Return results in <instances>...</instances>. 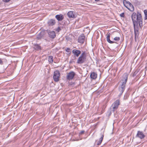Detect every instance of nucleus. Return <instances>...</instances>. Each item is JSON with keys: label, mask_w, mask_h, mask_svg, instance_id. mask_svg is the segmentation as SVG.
Here are the masks:
<instances>
[{"label": "nucleus", "mask_w": 147, "mask_h": 147, "mask_svg": "<svg viewBox=\"0 0 147 147\" xmlns=\"http://www.w3.org/2000/svg\"><path fill=\"white\" fill-rule=\"evenodd\" d=\"M131 18L134 25L135 41L136 42L138 39L139 35V28L138 24L140 28L142 26V19L141 15L139 11H137V14L133 12L131 16Z\"/></svg>", "instance_id": "1"}, {"label": "nucleus", "mask_w": 147, "mask_h": 147, "mask_svg": "<svg viewBox=\"0 0 147 147\" xmlns=\"http://www.w3.org/2000/svg\"><path fill=\"white\" fill-rule=\"evenodd\" d=\"M128 75L127 73H125L123 75L122 78L121 80L122 84L120 86H119V92L120 96L122 94L125 89V85L127 82Z\"/></svg>", "instance_id": "2"}, {"label": "nucleus", "mask_w": 147, "mask_h": 147, "mask_svg": "<svg viewBox=\"0 0 147 147\" xmlns=\"http://www.w3.org/2000/svg\"><path fill=\"white\" fill-rule=\"evenodd\" d=\"M86 52L82 51L77 60V63L78 64H82L86 61Z\"/></svg>", "instance_id": "3"}, {"label": "nucleus", "mask_w": 147, "mask_h": 147, "mask_svg": "<svg viewBox=\"0 0 147 147\" xmlns=\"http://www.w3.org/2000/svg\"><path fill=\"white\" fill-rule=\"evenodd\" d=\"M119 105L120 100H117L113 103L111 107H112V111L113 112L118 109Z\"/></svg>", "instance_id": "4"}, {"label": "nucleus", "mask_w": 147, "mask_h": 147, "mask_svg": "<svg viewBox=\"0 0 147 147\" xmlns=\"http://www.w3.org/2000/svg\"><path fill=\"white\" fill-rule=\"evenodd\" d=\"M60 76V74L59 71L56 70L54 72L53 78L54 81L57 82L59 81V78Z\"/></svg>", "instance_id": "5"}, {"label": "nucleus", "mask_w": 147, "mask_h": 147, "mask_svg": "<svg viewBox=\"0 0 147 147\" xmlns=\"http://www.w3.org/2000/svg\"><path fill=\"white\" fill-rule=\"evenodd\" d=\"M75 75L76 74L74 71H70L67 74L66 78L68 80H71L74 78Z\"/></svg>", "instance_id": "6"}, {"label": "nucleus", "mask_w": 147, "mask_h": 147, "mask_svg": "<svg viewBox=\"0 0 147 147\" xmlns=\"http://www.w3.org/2000/svg\"><path fill=\"white\" fill-rule=\"evenodd\" d=\"M47 33L48 34L49 37L52 38H54L56 36V33L54 31H50L49 30H46Z\"/></svg>", "instance_id": "7"}, {"label": "nucleus", "mask_w": 147, "mask_h": 147, "mask_svg": "<svg viewBox=\"0 0 147 147\" xmlns=\"http://www.w3.org/2000/svg\"><path fill=\"white\" fill-rule=\"evenodd\" d=\"M85 36L83 34L80 35L78 39V42L82 44H83L85 41Z\"/></svg>", "instance_id": "8"}, {"label": "nucleus", "mask_w": 147, "mask_h": 147, "mask_svg": "<svg viewBox=\"0 0 147 147\" xmlns=\"http://www.w3.org/2000/svg\"><path fill=\"white\" fill-rule=\"evenodd\" d=\"M72 53L74 56L78 57L81 54V51L79 50L76 49H73L72 50Z\"/></svg>", "instance_id": "9"}, {"label": "nucleus", "mask_w": 147, "mask_h": 147, "mask_svg": "<svg viewBox=\"0 0 147 147\" xmlns=\"http://www.w3.org/2000/svg\"><path fill=\"white\" fill-rule=\"evenodd\" d=\"M47 24L49 26H52L56 24V21L55 20L50 19L47 22Z\"/></svg>", "instance_id": "10"}, {"label": "nucleus", "mask_w": 147, "mask_h": 147, "mask_svg": "<svg viewBox=\"0 0 147 147\" xmlns=\"http://www.w3.org/2000/svg\"><path fill=\"white\" fill-rule=\"evenodd\" d=\"M145 136L143 133L140 131H138L136 135V137L140 138L141 139H143Z\"/></svg>", "instance_id": "11"}, {"label": "nucleus", "mask_w": 147, "mask_h": 147, "mask_svg": "<svg viewBox=\"0 0 147 147\" xmlns=\"http://www.w3.org/2000/svg\"><path fill=\"white\" fill-rule=\"evenodd\" d=\"M33 46V49L36 51H39L41 50V47L39 44H34Z\"/></svg>", "instance_id": "12"}, {"label": "nucleus", "mask_w": 147, "mask_h": 147, "mask_svg": "<svg viewBox=\"0 0 147 147\" xmlns=\"http://www.w3.org/2000/svg\"><path fill=\"white\" fill-rule=\"evenodd\" d=\"M55 18L59 21H61L64 19V16L62 14L57 15Z\"/></svg>", "instance_id": "13"}, {"label": "nucleus", "mask_w": 147, "mask_h": 147, "mask_svg": "<svg viewBox=\"0 0 147 147\" xmlns=\"http://www.w3.org/2000/svg\"><path fill=\"white\" fill-rule=\"evenodd\" d=\"M67 15L69 17L72 18H75L77 16L76 15L74 14V12L72 11H70L68 12Z\"/></svg>", "instance_id": "14"}, {"label": "nucleus", "mask_w": 147, "mask_h": 147, "mask_svg": "<svg viewBox=\"0 0 147 147\" xmlns=\"http://www.w3.org/2000/svg\"><path fill=\"white\" fill-rule=\"evenodd\" d=\"M97 74L96 73L94 72H92L90 76L91 78L93 80L96 79L97 78Z\"/></svg>", "instance_id": "15"}, {"label": "nucleus", "mask_w": 147, "mask_h": 147, "mask_svg": "<svg viewBox=\"0 0 147 147\" xmlns=\"http://www.w3.org/2000/svg\"><path fill=\"white\" fill-rule=\"evenodd\" d=\"M110 33H109L108 34V35L107 37V42L111 44L117 43L116 42L110 40Z\"/></svg>", "instance_id": "16"}, {"label": "nucleus", "mask_w": 147, "mask_h": 147, "mask_svg": "<svg viewBox=\"0 0 147 147\" xmlns=\"http://www.w3.org/2000/svg\"><path fill=\"white\" fill-rule=\"evenodd\" d=\"M44 35L43 32H40L38 35H37L36 37L37 39L38 40L41 39L43 36Z\"/></svg>", "instance_id": "17"}, {"label": "nucleus", "mask_w": 147, "mask_h": 147, "mask_svg": "<svg viewBox=\"0 0 147 147\" xmlns=\"http://www.w3.org/2000/svg\"><path fill=\"white\" fill-rule=\"evenodd\" d=\"M104 137V135L103 134H101V136L100 138L99 139V140L97 142V145H100L102 141L103 138Z\"/></svg>", "instance_id": "18"}, {"label": "nucleus", "mask_w": 147, "mask_h": 147, "mask_svg": "<svg viewBox=\"0 0 147 147\" xmlns=\"http://www.w3.org/2000/svg\"><path fill=\"white\" fill-rule=\"evenodd\" d=\"M49 62L51 63H52L53 62V57L52 56H49L48 58Z\"/></svg>", "instance_id": "19"}, {"label": "nucleus", "mask_w": 147, "mask_h": 147, "mask_svg": "<svg viewBox=\"0 0 147 147\" xmlns=\"http://www.w3.org/2000/svg\"><path fill=\"white\" fill-rule=\"evenodd\" d=\"M130 6L131 7L130 8H128V9L131 11H133L134 10V7L131 4L130 2H129Z\"/></svg>", "instance_id": "20"}, {"label": "nucleus", "mask_w": 147, "mask_h": 147, "mask_svg": "<svg viewBox=\"0 0 147 147\" xmlns=\"http://www.w3.org/2000/svg\"><path fill=\"white\" fill-rule=\"evenodd\" d=\"M144 13L145 16L144 20H146L147 19V9L145 10L144 11Z\"/></svg>", "instance_id": "21"}, {"label": "nucleus", "mask_w": 147, "mask_h": 147, "mask_svg": "<svg viewBox=\"0 0 147 147\" xmlns=\"http://www.w3.org/2000/svg\"><path fill=\"white\" fill-rule=\"evenodd\" d=\"M139 71L138 70H136L135 72H134L133 76L134 77V76H136V75L139 72Z\"/></svg>", "instance_id": "22"}, {"label": "nucleus", "mask_w": 147, "mask_h": 147, "mask_svg": "<svg viewBox=\"0 0 147 147\" xmlns=\"http://www.w3.org/2000/svg\"><path fill=\"white\" fill-rule=\"evenodd\" d=\"M114 40L116 41H119L120 40V38L118 37H116L114 38Z\"/></svg>", "instance_id": "23"}, {"label": "nucleus", "mask_w": 147, "mask_h": 147, "mask_svg": "<svg viewBox=\"0 0 147 147\" xmlns=\"http://www.w3.org/2000/svg\"><path fill=\"white\" fill-rule=\"evenodd\" d=\"M55 30L56 32H59L61 30V29L60 27H59L57 28Z\"/></svg>", "instance_id": "24"}, {"label": "nucleus", "mask_w": 147, "mask_h": 147, "mask_svg": "<svg viewBox=\"0 0 147 147\" xmlns=\"http://www.w3.org/2000/svg\"><path fill=\"white\" fill-rule=\"evenodd\" d=\"M120 16L121 17H125L124 13L123 12L120 14Z\"/></svg>", "instance_id": "25"}, {"label": "nucleus", "mask_w": 147, "mask_h": 147, "mask_svg": "<svg viewBox=\"0 0 147 147\" xmlns=\"http://www.w3.org/2000/svg\"><path fill=\"white\" fill-rule=\"evenodd\" d=\"M85 132V131L84 130L81 131L79 133V134L81 135L84 134Z\"/></svg>", "instance_id": "26"}, {"label": "nucleus", "mask_w": 147, "mask_h": 147, "mask_svg": "<svg viewBox=\"0 0 147 147\" xmlns=\"http://www.w3.org/2000/svg\"><path fill=\"white\" fill-rule=\"evenodd\" d=\"M70 50V49L68 48H67V49H65V50L66 52H69V50Z\"/></svg>", "instance_id": "27"}, {"label": "nucleus", "mask_w": 147, "mask_h": 147, "mask_svg": "<svg viewBox=\"0 0 147 147\" xmlns=\"http://www.w3.org/2000/svg\"><path fill=\"white\" fill-rule=\"evenodd\" d=\"M3 64V61L2 60V59L0 58V64L2 65Z\"/></svg>", "instance_id": "28"}, {"label": "nucleus", "mask_w": 147, "mask_h": 147, "mask_svg": "<svg viewBox=\"0 0 147 147\" xmlns=\"http://www.w3.org/2000/svg\"><path fill=\"white\" fill-rule=\"evenodd\" d=\"M10 0H3V1L5 2H8L10 1Z\"/></svg>", "instance_id": "29"}, {"label": "nucleus", "mask_w": 147, "mask_h": 147, "mask_svg": "<svg viewBox=\"0 0 147 147\" xmlns=\"http://www.w3.org/2000/svg\"><path fill=\"white\" fill-rule=\"evenodd\" d=\"M145 68L147 70V63L146 64Z\"/></svg>", "instance_id": "30"}, {"label": "nucleus", "mask_w": 147, "mask_h": 147, "mask_svg": "<svg viewBox=\"0 0 147 147\" xmlns=\"http://www.w3.org/2000/svg\"><path fill=\"white\" fill-rule=\"evenodd\" d=\"M111 111H109V115H111Z\"/></svg>", "instance_id": "31"}, {"label": "nucleus", "mask_w": 147, "mask_h": 147, "mask_svg": "<svg viewBox=\"0 0 147 147\" xmlns=\"http://www.w3.org/2000/svg\"><path fill=\"white\" fill-rule=\"evenodd\" d=\"M100 0H95V1H99Z\"/></svg>", "instance_id": "32"}, {"label": "nucleus", "mask_w": 147, "mask_h": 147, "mask_svg": "<svg viewBox=\"0 0 147 147\" xmlns=\"http://www.w3.org/2000/svg\"><path fill=\"white\" fill-rule=\"evenodd\" d=\"M70 63H71V61H70Z\"/></svg>", "instance_id": "33"}]
</instances>
